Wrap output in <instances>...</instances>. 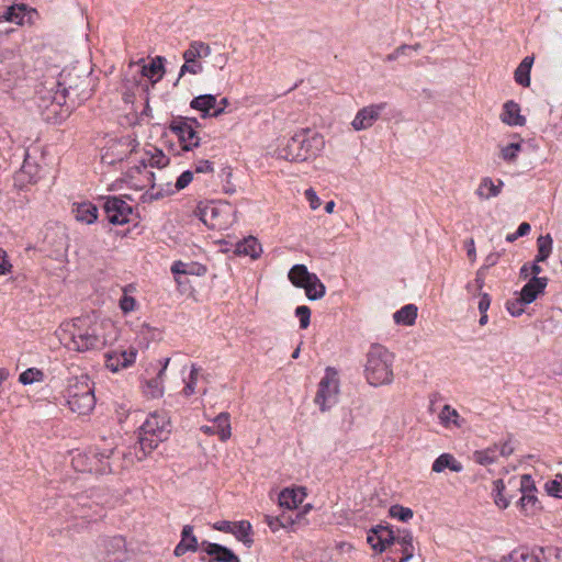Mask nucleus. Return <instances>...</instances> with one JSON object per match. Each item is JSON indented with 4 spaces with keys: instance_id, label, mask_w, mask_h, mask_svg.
Wrapping results in <instances>:
<instances>
[{
    "instance_id": "nucleus-1",
    "label": "nucleus",
    "mask_w": 562,
    "mask_h": 562,
    "mask_svg": "<svg viewBox=\"0 0 562 562\" xmlns=\"http://www.w3.org/2000/svg\"><path fill=\"white\" fill-rule=\"evenodd\" d=\"M104 322L92 315H83L64 322L57 329L60 342L71 351L87 352L102 349L108 339L105 337Z\"/></svg>"
},
{
    "instance_id": "nucleus-2",
    "label": "nucleus",
    "mask_w": 562,
    "mask_h": 562,
    "mask_svg": "<svg viewBox=\"0 0 562 562\" xmlns=\"http://www.w3.org/2000/svg\"><path fill=\"white\" fill-rule=\"evenodd\" d=\"M81 72L76 68L60 72V79L55 83L56 91L52 95L53 102L63 105L67 99H70L72 103L76 100L82 102L92 95L93 78L91 72L87 75H81Z\"/></svg>"
},
{
    "instance_id": "nucleus-3",
    "label": "nucleus",
    "mask_w": 562,
    "mask_h": 562,
    "mask_svg": "<svg viewBox=\"0 0 562 562\" xmlns=\"http://www.w3.org/2000/svg\"><path fill=\"white\" fill-rule=\"evenodd\" d=\"M325 145L323 136L310 128H302L278 148V157L289 161H304L316 156Z\"/></svg>"
},
{
    "instance_id": "nucleus-4",
    "label": "nucleus",
    "mask_w": 562,
    "mask_h": 562,
    "mask_svg": "<svg viewBox=\"0 0 562 562\" xmlns=\"http://www.w3.org/2000/svg\"><path fill=\"white\" fill-rule=\"evenodd\" d=\"M171 432L169 419L158 413L150 414L143 423L137 434V445L139 452L135 451L138 461H142L147 454L151 453L160 442L166 441Z\"/></svg>"
},
{
    "instance_id": "nucleus-5",
    "label": "nucleus",
    "mask_w": 562,
    "mask_h": 562,
    "mask_svg": "<svg viewBox=\"0 0 562 562\" xmlns=\"http://www.w3.org/2000/svg\"><path fill=\"white\" fill-rule=\"evenodd\" d=\"M394 356L382 345H372L367 353L364 373L373 386L390 384L393 381Z\"/></svg>"
},
{
    "instance_id": "nucleus-6",
    "label": "nucleus",
    "mask_w": 562,
    "mask_h": 562,
    "mask_svg": "<svg viewBox=\"0 0 562 562\" xmlns=\"http://www.w3.org/2000/svg\"><path fill=\"white\" fill-rule=\"evenodd\" d=\"M64 397L69 409L78 415H88L95 406L93 383L86 374L70 380Z\"/></svg>"
},
{
    "instance_id": "nucleus-7",
    "label": "nucleus",
    "mask_w": 562,
    "mask_h": 562,
    "mask_svg": "<svg viewBox=\"0 0 562 562\" xmlns=\"http://www.w3.org/2000/svg\"><path fill=\"white\" fill-rule=\"evenodd\" d=\"M113 453V447H93L74 457L72 464L79 472L106 474L112 471L109 459Z\"/></svg>"
},
{
    "instance_id": "nucleus-8",
    "label": "nucleus",
    "mask_w": 562,
    "mask_h": 562,
    "mask_svg": "<svg viewBox=\"0 0 562 562\" xmlns=\"http://www.w3.org/2000/svg\"><path fill=\"white\" fill-rule=\"evenodd\" d=\"M339 392L338 373L334 368H326L325 375L322 378L315 396V403L322 412L333 407L337 403Z\"/></svg>"
},
{
    "instance_id": "nucleus-9",
    "label": "nucleus",
    "mask_w": 562,
    "mask_h": 562,
    "mask_svg": "<svg viewBox=\"0 0 562 562\" xmlns=\"http://www.w3.org/2000/svg\"><path fill=\"white\" fill-rule=\"evenodd\" d=\"M561 554L562 551L553 547H538L531 550L518 548L505 558L504 562H551L552 558L559 559Z\"/></svg>"
},
{
    "instance_id": "nucleus-10",
    "label": "nucleus",
    "mask_w": 562,
    "mask_h": 562,
    "mask_svg": "<svg viewBox=\"0 0 562 562\" xmlns=\"http://www.w3.org/2000/svg\"><path fill=\"white\" fill-rule=\"evenodd\" d=\"M103 210L108 221L113 225H124L131 221L133 207L121 196L103 198Z\"/></svg>"
},
{
    "instance_id": "nucleus-11",
    "label": "nucleus",
    "mask_w": 562,
    "mask_h": 562,
    "mask_svg": "<svg viewBox=\"0 0 562 562\" xmlns=\"http://www.w3.org/2000/svg\"><path fill=\"white\" fill-rule=\"evenodd\" d=\"M169 130L176 134L184 151H189L200 145V137L195 130L182 116L173 119L169 124Z\"/></svg>"
},
{
    "instance_id": "nucleus-12",
    "label": "nucleus",
    "mask_w": 562,
    "mask_h": 562,
    "mask_svg": "<svg viewBox=\"0 0 562 562\" xmlns=\"http://www.w3.org/2000/svg\"><path fill=\"white\" fill-rule=\"evenodd\" d=\"M385 109V103L372 104L364 106L358 111L351 126L356 131H362L371 127L374 122L379 119L381 112Z\"/></svg>"
},
{
    "instance_id": "nucleus-13",
    "label": "nucleus",
    "mask_w": 562,
    "mask_h": 562,
    "mask_svg": "<svg viewBox=\"0 0 562 562\" xmlns=\"http://www.w3.org/2000/svg\"><path fill=\"white\" fill-rule=\"evenodd\" d=\"M137 350L135 348L108 352L105 355V367L112 372H117L121 369L131 367L135 362Z\"/></svg>"
},
{
    "instance_id": "nucleus-14",
    "label": "nucleus",
    "mask_w": 562,
    "mask_h": 562,
    "mask_svg": "<svg viewBox=\"0 0 562 562\" xmlns=\"http://www.w3.org/2000/svg\"><path fill=\"white\" fill-rule=\"evenodd\" d=\"M201 547L203 551L211 557L209 562H240L234 551L223 544L204 540Z\"/></svg>"
},
{
    "instance_id": "nucleus-15",
    "label": "nucleus",
    "mask_w": 562,
    "mask_h": 562,
    "mask_svg": "<svg viewBox=\"0 0 562 562\" xmlns=\"http://www.w3.org/2000/svg\"><path fill=\"white\" fill-rule=\"evenodd\" d=\"M547 284V277H532L519 292L521 301L528 304L532 303L539 294L544 292Z\"/></svg>"
},
{
    "instance_id": "nucleus-16",
    "label": "nucleus",
    "mask_w": 562,
    "mask_h": 562,
    "mask_svg": "<svg viewBox=\"0 0 562 562\" xmlns=\"http://www.w3.org/2000/svg\"><path fill=\"white\" fill-rule=\"evenodd\" d=\"M201 429L204 434L217 435L222 441H226L232 435L229 414L221 413L214 418L213 425L203 426Z\"/></svg>"
},
{
    "instance_id": "nucleus-17",
    "label": "nucleus",
    "mask_w": 562,
    "mask_h": 562,
    "mask_svg": "<svg viewBox=\"0 0 562 562\" xmlns=\"http://www.w3.org/2000/svg\"><path fill=\"white\" fill-rule=\"evenodd\" d=\"M199 548L198 539L193 535V527L191 525H186L181 531V540L176 546L173 554L176 557H181L186 554L188 551L195 552Z\"/></svg>"
},
{
    "instance_id": "nucleus-18",
    "label": "nucleus",
    "mask_w": 562,
    "mask_h": 562,
    "mask_svg": "<svg viewBox=\"0 0 562 562\" xmlns=\"http://www.w3.org/2000/svg\"><path fill=\"white\" fill-rule=\"evenodd\" d=\"M306 496L305 488H284L279 494V505L286 509L296 508Z\"/></svg>"
},
{
    "instance_id": "nucleus-19",
    "label": "nucleus",
    "mask_w": 562,
    "mask_h": 562,
    "mask_svg": "<svg viewBox=\"0 0 562 562\" xmlns=\"http://www.w3.org/2000/svg\"><path fill=\"white\" fill-rule=\"evenodd\" d=\"M502 121L510 126H524L526 117L520 115V106L514 101H507L503 106Z\"/></svg>"
},
{
    "instance_id": "nucleus-20",
    "label": "nucleus",
    "mask_w": 562,
    "mask_h": 562,
    "mask_svg": "<svg viewBox=\"0 0 562 562\" xmlns=\"http://www.w3.org/2000/svg\"><path fill=\"white\" fill-rule=\"evenodd\" d=\"M169 161V157H167L161 149L151 147V149L144 153L139 162L144 168L153 167L161 169L168 166Z\"/></svg>"
},
{
    "instance_id": "nucleus-21",
    "label": "nucleus",
    "mask_w": 562,
    "mask_h": 562,
    "mask_svg": "<svg viewBox=\"0 0 562 562\" xmlns=\"http://www.w3.org/2000/svg\"><path fill=\"white\" fill-rule=\"evenodd\" d=\"M217 103L216 97L213 94H201L198 97H194L191 102L190 106L193 110L200 111L202 114L201 116L203 119L212 117V111L214 110L215 105Z\"/></svg>"
},
{
    "instance_id": "nucleus-22",
    "label": "nucleus",
    "mask_w": 562,
    "mask_h": 562,
    "mask_svg": "<svg viewBox=\"0 0 562 562\" xmlns=\"http://www.w3.org/2000/svg\"><path fill=\"white\" fill-rule=\"evenodd\" d=\"M289 280L291 283L302 289L308 280H316V274L308 271L307 267L302 263L294 265L289 271Z\"/></svg>"
},
{
    "instance_id": "nucleus-23",
    "label": "nucleus",
    "mask_w": 562,
    "mask_h": 562,
    "mask_svg": "<svg viewBox=\"0 0 562 562\" xmlns=\"http://www.w3.org/2000/svg\"><path fill=\"white\" fill-rule=\"evenodd\" d=\"M75 217L78 222L92 224L98 220V207L91 202L75 204Z\"/></svg>"
},
{
    "instance_id": "nucleus-24",
    "label": "nucleus",
    "mask_w": 562,
    "mask_h": 562,
    "mask_svg": "<svg viewBox=\"0 0 562 562\" xmlns=\"http://www.w3.org/2000/svg\"><path fill=\"white\" fill-rule=\"evenodd\" d=\"M446 469L459 473L463 470V465L452 454L442 453L434 461L431 470L436 473H441Z\"/></svg>"
},
{
    "instance_id": "nucleus-25",
    "label": "nucleus",
    "mask_w": 562,
    "mask_h": 562,
    "mask_svg": "<svg viewBox=\"0 0 562 562\" xmlns=\"http://www.w3.org/2000/svg\"><path fill=\"white\" fill-rule=\"evenodd\" d=\"M503 186L504 182L502 180H498V183L495 184L490 177H485L481 180L475 193L480 199L488 200L497 196Z\"/></svg>"
},
{
    "instance_id": "nucleus-26",
    "label": "nucleus",
    "mask_w": 562,
    "mask_h": 562,
    "mask_svg": "<svg viewBox=\"0 0 562 562\" xmlns=\"http://www.w3.org/2000/svg\"><path fill=\"white\" fill-rule=\"evenodd\" d=\"M252 527L248 520H239L235 521L232 535L244 543L246 548H250L254 543V539L251 538Z\"/></svg>"
},
{
    "instance_id": "nucleus-27",
    "label": "nucleus",
    "mask_w": 562,
    "mask_h": 562,
    "mask_svg": "<svg viewBox=\"0 0 562 562\" xmlns=\"http://www.w3.org/2000/svg\"><path fill=\"white\" fill-rule=\"evenodd\" d=\"M40 167L35 161L31 160V156L29 150H24V160L23 165L18 173L19 178H25V180L30 183H34L38 179Z\"/></svg>"
},
{
    "instance_id": "nucleus-28",
    "label": "nucleus",
    "mask_w": 562,
    "mask_h": 562,
    "mask_svg": "<svg viewBox=\"0 0 562 562\" xmlns=\"http://www.w3.org/2000/svg\"><path fill=\"white\" fill-rule=\"evenodd\" d=\"M211 54V47L209 44L200 41H193L191 42L188 49L183 53V59L186 61H194L199 58H205L210 56Z\"/></svg>"
},
{
    "instance_id": "nucleus-29",
    "label": "nucleus",
    "mask_w": 562,
    "mask_h": 562,
    "mask_svg": "<svg viewBox=\"0 0 562 562\" xmlns=\"http://www.w3.org/2000/svg\"><path fill=\"white\" fill-rule=\"evenodd\" d=\"M262 251L261 245L257 240V238L249 236L244 240L237 243L236 245V254L249 256L252 259H256L260 256Z\"/></svg>"
},
{
    "instance_id": "nucleus-30",
    "label": "nucleus",
    "mask_w": 562,
    "mask_h": 562,
    "mask_svg": "<svg viewBox=\"0 0 562 562\" xmlns=\"http://www.w3.org/2000/svg\"><path fill=\"white\" fill-rule=\"evenodd\" d=\"M164 60V57L157 56L148 65L142 67V75L153 80V82H157L165 72Z\"/></svg>"
},
{
    "instance_id": "nucleus-31",
    "label": "nucleus",
    "mask_w": 562,
    "mask_h": 562,
    "mask_svg": "<svg viewBox=\"0 0 562 562\" xmlns=\"http://www.w3.org/2000/svg\"><path fill=\"white\" fill-rule=\"evenodd\" d=\"M398 544L402 547V559L401 562H408L414 555V537L408 529L400 530Z\"/></svg>"
},
{
    "instance_id": "nucleus-32",
    "label": "nucleus",
    "mask_w": 562,
    "mask_h": 562,
    "mask_svg": "<svg viewBox=\"0 0 562 562\" xmlns=\"http://www.w3.org/2000/svg\"><path fill=\"white\" fill-rule=\"evenodd\" d=\"M417 317V307L414 304H407L394 313L393 319L396 324L411 326Z\"/></svg>"
},
{
    "instance_id": "nucleus-33",
    "label": "nucleus",
    "mask_w": 562,
    "mask_h": 562,
    "mask_svg": "<svg viewBox=\"0 0 562 562\" xmlns=\"http://www.w3.org/2000/svg\"><path fill=\"white\" fill-rule=\"evenodd\" d=\"M439 419L441 425L445 427H449L450 425L461 427L462 425V419L458 411L449 404L443 405L441 412L439 413Z\"/></svg>"
},
{
    "instance_id": "nucleus-34",
    "label": "nucleus",
    "mask_w": 562,
    "mask_h": 562,
    "mask_svg": "<svg viewBox=\"0 0 562 562\" xmlns=\"http://www.w3.org/2000/svg\"><path fill=\"white\" fill-rule=\"evenodd\" d=\"M302 289L305 290L306 297L311 301L321 300L326 293V286L317 276L316 280H308Z\"/></svg>"
},
{
    "instance_id": "nucleus-35",
    "label": "nucleus",
    "mask_w": 562,
    "mask_h": 562,
    "mask_svg": "<svg viewBox=\"0 0 562 562\" xmlns=\"http://www.w3.org/2000/svg\"><path fill=\"white\" fill-rule=\"evenodd\" d=\"M400 530H397V535H395L393 528L389 525L386 532L384 536H379V540H376V546H373V550L376 553H382L385 549L394 543H398L400 540Z\"/></svg>"
},
{
    "instance_id": "nucleus-36",
    "label": "nucleus",
    "mask_w": 562,
    "mask_h": 562,
    "mask_svg": "<svg viewBox=\"0 0 562 562\" xmlns=\"http://www.w3.org/2000/svg\"><path fill=\"white\" fill-rule=\"evenodd\" d=\"M26 10L27 5L24 3L13 4L7 8L2 15V19L11 23L22 24Z\"/></svg>"
},
{
    "instance_id": "nucleus-37",
    "label": "nucleus",
    "mask_w": 562,
    "mask_h": 562,
    "mask_svg": "<svg viewBox=\"0 0 562 562\" xmlns=\"http://www.w3.org/2000/svg\"><path fill=\"white\" fill-rule=\"evenodd\" d=\"M552 237L547 235H541L537 239L538 254L536 255L537 261H546L552 251Z\"/></svg>"
},
{
    "instance_id": "nucleus-38",
    "label": "nucleus",
    "mask_w": 562,
    "mask_h": 562,
    "mask_svg": "<svg viewBox=\"0 0 562 562\" xmlns=\"http://www.w3.org/2000/svg\"><path fill=\"white\" fill-rule=\"evenodd\" d=\"M509 485H513L514 487H518L521 495L529 494V493H536L537 488L535 485V482L529 474H524L519 477V480H516L515 477L510 479L508 481Z\"/></svg>"
},
{
    "instance_id": "nucleus-39",
    "label": "nucleus",
    "mask_w": 562,
    "mask_h": 562,
    "mask_svg": "<svg viewBox=\"0 0 562 562\" xmlns=\"http://www.w3.org/2000/svg\"><path fill=\"white\" fill-rule=\"evenodd\" d=\"M497 450L498 446L495 445L494 447H490L485 450L476 451L474 453V460L481 465L492 464L497 460Z\"/></svg>"
},
{
    "instance_id": "nucleus-40",
    "label": "nucleus",
    "mask_w": 562,
    "mask_h": 562,
    "mask_svg": "<svg viewBox=\"0 0 562 562\" xmlns=\"http://www.w3.org/2000/svg\"><path fill=\"white\" fill-rule=\"evenodd\" d=\"M164 375L157 373L155 378L147 380L146 382V394L150 397L157 398L162 396L164 386H162Z\"/></svg>"
},
{
    "instance_id": "nucleus-41",
    "label": "nucleus",
    "mask_w": 562,
    "mask_h": 562,
    "mask_svg": "<svg viewBox=\"0 0 562 562\" xmlns=\"http://www.w3.org/2000/svg\"><path fill=\"white\" fill-rule=\"evenodd\" d=\"M518 504L520 506V509L526 515L535 514L537 508L539 507V501L535 493L524 494L520 496Z\"/></svg>"
},
{
    "instance_id": "nucleus-42",
    "label": "nucleus",
    "mask_w": 562,
    "mask_h": 562,
    "mask_svg": "<svg viewBox=\"0 0 562 562\" xmlns=\"http://www.w3.org/2000/svg\"><path fill=\"white\" fill-rule=\"evenodd\" d=\"M45 375L44 372L37 368H29L23 371L19 376V382L23 385H29L35 382H42Z\"/></svg>"
},
{
    "instance_id": "nucleus-43",
    "label": "nucleus",
    "mask_w": 562,
    "mask_h": 562,
    "mask_svg": "<svg viewBox=\"0 0 562 562\" xmlns=\"http://www.w3.org/2000/svg\"><path fill=\"white\" fill-rule=\"evenodd\" d=\"M102 546L109 554H114L125 549V539L121 536L105 538L102 540Z\"/></svg>"
},
{
    "instance_id": "nucleus-44",
    "label": "nucleus",
    "mask_w": 562,
    "mask_h": 562,
    "mask_svg": "<svg viewBox=\"0 0 562 562\" xmlns=\"http://www.w3.org/2000/svg\"><path fill=\"white\" fill-rule=\"evenodd\" d=\"M521 149V142L510 143L501 149V158L507 162H515Z\"/></svg>"
},
{
    "instance_id": "nucleus-45",
    "label": "nucleus",
    "mask_w": 562,
    "mask_h": 562,
    "mask_svg": "<svg viewBox=\"0 0 562 562\" xmlns=\"http://www.w3.org/2000/svg\"><path fill=\"white\" fill-rule=\"evenodd\" d=\"M389 515L392 518H395V519H398L400 521L406 522L413 518L414 512L408 507H404L402 505L395 504L390 507Z\"/></svg>"
},
{
    "instance_id": "nucleus-46",
    "label": "nucleus",
    "mask_w": 562,
    "mask_h": 562,
    "mask_svg": "<svg viewBox=\"0 0 562 562\" xmlns=\"http://www.w3.org/2000/svg\"><path fill=\"white\" fill-rule=\"evenodd\" d=\"M506 490V485L503 480H496L494 481V488L493 492L495 493V504L499 508H507L510 501L504 496V492Z\"/></svg>"
},
{
    "instance_id": "nucleus-47",
    "label": "nucleus",
    "mask_w": 562,
    "mask_h": 562,
    "mask_svg": "<svg viewBox=\"0 0 562 562\" xmlns=\"http://www.w3.org/2000/svg\"><path fill=\"white\" fill-rule=\"evenodd\" d=\"M202 71H203V66L200 61H198V60L186 61L184 60V64L180 68V72L175 82V86L178 85L181 77H183L187 72L192 74V75H198V74H201Z\"/></svg>"
},
{
    "instance_id": "nucleus-48",
    "label": "nucleus",
    "mask_w": 562,
    "mask_h": 562,
    "mask_svg": "<svg viewBox=\"0 0 562 562\" xmlns=\"http://www.w3.org/2000/svg\"><path fill=\"white\" fill-rule=\"evenodd\" d=\"M527 304L528 303L521 301V296L519 295L506 302V310L512 316L518 317L525 312L524 306Z\"/></svg>"
},
{
    "instance_id": "nucleus-49",
    "label": "nucleus",
    "mask_w": 562,
    "mask_h": 562,
    "mask_svg": "<svg viewBox=\"0 0 562 562\" xmlns=\"http://www.w3.org/2000/svg\"><path fill=\"white\" fill-rule=\"evenodd\" d=\"M295 316L300 319V327L305 329L311 322V308L306 305H300L295 308Z\"/></svg>"
},
{
    "instance_id": "nucleus-50",
    "label": "nucleus",
    "mask_w": 562,
    "mask_h": 562,
    "mask_svg": "<svg viewBox=\"0 0 562 562\" xmlns=\"http://www.w3.org/2000/svg\"><path fill=\"white\" fill-rule=\"evenodd\" d=\"M311 507L312 506L310 504L304 506V509L302 512L297 513L295 518H293L290 515H285V514L280 515V520L282 522L281 528H288L289 526L294 525L311 509Z\"/></svg>"
},
{
    "instance_id": "nucleus-51",
    "label": "nucleus",
    "mask_w": 562,
    "mask_h": 562,
    "mask_svg": "<svg viewBox=\"0 0 562 562\" xmlns=\"http://www.w3.org/2000/svg\"><path fill=\"white\" fill-rule=\"evenodd\" d=\"M198 372H199V369L194 364H192L189 381L186 383V386L183 389V393L186 396H190L195 392Z\"/></svg>"
},
{
    "instance_id": "nucleus-52",
    "label": "nucleus",
    "mask_w": 562,
    "mask_h": 562,
    "mask_svg": "<svg viewBox=\"0 0 562 562\" xmlns=\"http://www.w3.org/2000/svg\"><path fill=\"white\" fill-rule=\"evenodd\" d=\"M515 80L518 85L528 87L530 85V71L518 66L515 70Z\"/></svg>"
},
{
    "instance_id": "nucleus-53",
    "label": "nucleus",
    "mask_w": 562,
    "mask_h": 562,
    "mask_svg": "<svg viewBox=\"0 0 562 562\" xmlns=\"http://www.w3.org/2000/svg\"><path fill=\"white\" fill-rule=\"evenodd\" d=\"M193 180V172L190 171V170H186L183 171L177 179L176 181V189L178 191L184 189L186 187L189 186V183Z\"/></svg>"
},
{
    "instance_id": "nucleus-54",
    "label": "nucleus",
    "mask_w": 562,
    "mask_h": 562,
    "mask_svg": "<svg viewBox=\"0 0 562 562\" xmlns=\"http://www.w3.org/2000/svg\"><path fill=\"white\" fill-rule=\"evenodd\" d=\"M546 491L551 496L562 498V484L557 480L547 482Z\"/></svg>"
},
{
    "instance_id": "nucleus-55",
    "label": "nucleus",
    "mask_w": 562,
    "mask_h": 562,
    "mask_svg": "<svg viewBox=\"0 0 562 562\" xmlns=\"http://www.w3.org/2000/svg\"><path fill=\"white\" fill-rule=\"evenodd\" d=\"M419 48H420L419 44H416V45H401L392 54L387 55L386 59L387 60H395L401 55L406 54V50H412V49L417 50Z\"/></svg>"
},
{
    "instance_id": "nucleus-56",
    "label": "nucleus",
    "mask_w": 562,
    "mask_h": 562,
    "mask_svg": "<svg viewBox=\"0 0 562 562\" xmlns=\"http://www.w3.org/2000/svg\"><path fill=\"white\" fill-rule=\"evenodd\" d=\"M136 301L133 296L123 295L120 300V307L124 313L134 311Z\"/></svg>"
},
{
    "instance_id": "nucleus-57",
    "label": "nucleus",
    "mask_w": 562,
    "mask_h": 562,
    "mask_svg": "<svg viewBox=\"0 0 562 562\" xmlns=\"http://www.w3.org/2000/svg\"><path fill=\"white\" fill-rule=\"evenodd\" d=\"M171 272L175 274L176 281L180 283L177 278L178 274H188V265L182 261H175L171 266Z\"/></svg>"
},
{
    "instance_id": "nucleus-58",
    "label": "nucleus",
    "mask_w": 562,
    "mask_h": 562,
    "mask_svg": "<svg viewBox=\"0 0 562 562\" xmlns=\"http://www.w3.org/2000/svg\"><path fill=\"white\" fill-rule=\"evenodd\" d=\"M12 265L7 259V252L0 248V276H4L10 272Z\"/></svg>"
},
{
    "instance_id": "nucleus-59",
    "label": "nucleus",
    "mask_w": 562,
    "mask_h": 562,
    "mask_svg": "<svg viewBox=\"0 0 562 562\" xmlns=\"http://www.w3.org/2000/svg\"><path fill=\"white\" fill-rule=\"evenodd\" d=\"M235 521L220 520L213 524V529L226 533H231Z\"/></svg>"
},
{
    "instance_id": "nucleus-60",
    "label": "nucleus",
    "mask_w": 562,
    "mask_h": 562,
    "mask_svg": "<svg viewBox=\"0 0 562 562\" xmlns=\"http://www.w3.org/2000/svg\"><path fill=\"white\" fill-rule=\"evenodd\" d=\"M305 196L312 210H316L321 205V200L312 188L305 191Z\"/></svg>"
},
{
    "instance_id": "nucleus-61",
    "label": "nucleus",
    "mask_w": 562,
    "mask_h": 562,
    "mask_svg": "<svg viewBox=\"0 0 562 562\" xmlns=\"http://www.w3.org/2000/svg\"><path fill=\"white\" fill-rule=\"evenodd\" d=\"M265 522L269 526V528L276 532L278 531L280 528H281V520H280V516H271V515H266L265 516Z\"/></svg>"
},
{
    "instance_id": "nucleus-62",
    "label": "nucleus",
    "mask_w": 562,
    "mask_h": 562,
    "mask_svg": "<svg viewBox=\"0 0 562 562\" xmlns=\"http://www.w3.org/2000/svg\"><path fill=\"white\" fill-rule=\"evenodd\" d=\"M514 450H515V447H514L512 440H507L504 443H502L501 447H498L497 454H499L502 457H508L514 452Z\"/></svg>"
},
{
    "instance_id": "nucleus-63",
    "label": "nucleus",
    "mask_w": 562,
    "mask_h": 562,
    "mask_svg": "<svg viewBox=\"0 0 562 562\" xmlns=\"http://www.w3.org/2000/svg\"><path fill=\"white\" fill-rule=\"evenodd\" d=\"M491 305V297L487 293H482L479 301V311L481 314H484L487 312Z\"/></svg>"
},
{
    "instance_id": "nucleus-64",
    "label": "nucleus",
    "mask_w": 562,
    "mask_h": 562,
    "mask_svg": "<svg viewBox=\"0 0 562 562\" xmlns=\"http://www.w3.org/2000/svg\"><path fill=\"white\" fill-rule=\"evenodd\" d=\"M228 104H229V101L227 98L221 99V101L218 103H216V105L212 112V117H218L220 115H222L225 112V109Z\"/></svg>"
}]
</instances>
